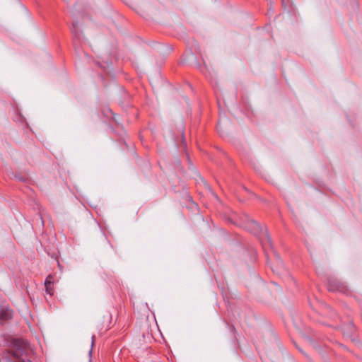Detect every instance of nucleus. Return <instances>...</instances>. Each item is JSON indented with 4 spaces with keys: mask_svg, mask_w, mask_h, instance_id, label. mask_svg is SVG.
<instances>
[{
    "mask_svg": "<svg viewBox=\"0 0 362 362\" xmlns=\"http://www.w3.org/2000/svg\"><path fill=\"white\" fill-rule=\"evenodd\" d=\"M14 347L16 349L13 354V361H10L6 357L0 358V362H31L28 358H23L24 355L28 356L30 352L29 344L27 341L17 339L14 341Z\"/></svg>",
    "mask_w": 362,
    "mask_h": 362,
    "instance_id": "nucleus-1",
    "label": "nucleus"
},
{
    "mask_svg": "<svg viewBox=\"0 0 362 362\" xmlns=\"http://www.w3.org/2000/svg\"><path fill=\"white\" fill-rule=\"evenodd\" d=\"M248 230H250L252 233L257 235L259 234H262L264 236L265 239L268 241V243L270 244V238L267 234V230L265 228H263L258 223L253 220L249 221V226L247 228Z\"/></svg>",
    "mask_w": 362,
    "mask_h": 362,
    "instance_id": "nucleus-2",
    "label": "nucleus"
},
{
    "mask_svg": "<svg viewBox=\"0 0 362 362\" xmlns=\"http://www.w3.org/2000/svg\"><path fill=\"white\" fill-rule=\"evenodd\" d=\"M54 277L52 274H49L47 276L45 281V292L52 296L54 292V289L53 287L54 285Z\"/></svg>",
    "mask_w": 362,
    "mask_h": 362,
    "instance_id": "nucleus-3",
    "label": "nucleus"
},
{
    "mask_svg": "<svg viewBox=\"0 0 362 362\" xmlns=\"http://www.w3.org/2000/svg\"><path fill=\"white\" fill-rule=\"evenodd\" d=\"M11 317V315L8 311L3 310L0 312V323L3 321L8 320Z\"/></svg>",
    "mask_w": 362,
    "mask_h": 362,
    "instance_id": "nucleus-4",
    "label": "nucleus"
},
{
    "mask_svg": "<svg viewBox=\"0 0 362 362\" xmlns=\"http://www.w3.org/2000/svg\"><path fill=\"white\" fill-rule=\"evenodd\" d=\"M94 340H95V335H93V336H92L91 346H93Z\"/></svg>",
    "mask_w": 362,
    "mask_h": 362,
    "instance_id": "nucleus-5",
    "label": "nucleus"
},
{
    "mask_svg": "<svg viewBox=\"0 0 362 362\" xmlns=\"http://www.w3.org/2000/svg\"><path fill=\"white\" fill-rule=\"evenodd\" d=\"M329 289L330 291H335L337 288H332L331 285L329 286Z\"/></svg>",
    "mask_w": 362,
    "mask_h": 362,
    "instance_id": "nucleus-6",
    "label": "nucleus"
}]
</instances>
